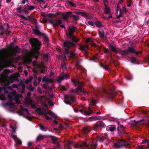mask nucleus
Masks as SVG:
<instances>
[{
	"instance_id": "1",
	"label": "nucleus",
	"mask_w": 149,
	"mask_h": 149,
	"mask_svg": "<svg viewBox=\"0 0 149 149\" xmlns=\"http://www.w3.org/2000/svg\"><path fill=\"white\" fill-rule=\"evenodd\" d=\"M111 50L113 52L116 54L117 53H119L121 54L123 56H126L129 54L130 53H134L136 55V56H138L139 54H141V52H138L135 50V49L132 47H128V48L123 50L120 51V50H118V48L117 47L116 45L110 44L109 45Z\"/></svg>"
},
{
	"instance_id": "2",
	"label": "nucleus",
	"mask_w": 149,
	"mask_h": 149,
	"mask_svg": "<svg viewBox=\"0 0 149 149\" xmlns=\"http://www.w3.org/2000/svg\"><path fill=\"white\" fill-rule=\"evenodd\" d=\"M29 42L31 44V46L33 48V57L37 59L39 55V51L41 46V42L36 38H31L29 40Z\"/></svg>"
},
{
	"instance_id": "3",
	"label": "nucleus",
	"mask_w": 149,
	"mask_h": 149,
	"mask_svg": "<svg viewBox=\"0 0 149 149\" xmlns=\"http://www.w3.org/2000/svg\"><path fill=\"white\" fill-rule=\"evenodd\" d=\"M77 28L74 26H72L68 29V33H67L66 35L68 36V38L71 40L70 42H77L80 40L79 38H77L74 36V33L75 32Z\"/></svg>"
},
{
	"instance_id": "4",
	"label": "nucleus",
	"mask_w": 149,
	"mask_h": 149,
	"mask_svg": "<svg viewBox=\"0 0 149 149\" xmlns=\"http://www.w3.org/2000/svg\"><path fill=\"white\" fill-rule=\"evenodd\" d=\"M72 81L75 86H78L77 88L74 89V93L78 94V92L80 91L82 95L86 94L85 92L82 89V86L83 85V83L76 79H72Z\"/></svg>"
},
{
	"instance_id": "5",
	"label": "nucleus",
	"mask_w": 149,
	"mask_h": 149,
	"mask_svg": "<svg viewBox=\"0 0 149 149\" xmlns=\"http://www.w3.org/2000/svg\"><path fill=\"white\" fill-rule=\"evenodd\" d=\"M105 92L106 93L108 94L107 98L108 99V100L111 101L113 100H114L116 104H119V102L118 103L116 101V99H118L117 97H115L117 95V93L116 92L113 90H110L108 92H107L105 91Z\"/></svg>"
},
{
	"instance_id": "6",
	"label": "nucleus",
	"mask_w": 149,
	"mask_h": 149,
	"mask_svg": "<svg viewBox=\"0 0 149 149\" xmlns=\"http://www.w3.org/2000/svg\"><path fill=\"white\" fill-rule=\"evenodd\" d=\"M63 45L64 47H67V48L64 49V54L67 55L70 53L69 49L71 47H76V45L72 42L69 41H65L63 44Z\"/></svg>"
},
{
	"instance_id": "7",
	"label": "nucleus",
	"mask_w": 149,
	"mask_h": 149,
	"mask_svg": "<svg viewBox=\"0 0 149 149\" xmlns=\"http://www.w3.org/2000/svg\"><path fill=\"white\" fill-rule=\"evenodd\" d=\"M64 97L65 99L64 102L67 104L71 105L75 101V97L73 95L65 94Z\"/></svg>"
},
{
	"instance_id": "8",
	"label": "nucleus",
	"mask_w": 149,
	"mask_h": 149,
	"mask_svg": "<svg viewBox=\"0 0 149 149\" xmlns=\"http://www.w3.org/2000/svg\"><path fill=\"white\" fill-rule=\"evenodd\" d=\"M128 145L127 142L122 139L119 140L116 143H114L115 147L118 148H124Z\"/></svg>"
},
{
	"instance_id": "9",
	"label": "nucleus",
	"mask_w": 149,
	"mask_h": 149,
	"mask_svg": "<svg viewBox=\"0 0 149 149\" xmlns=\"http://www.w3.org/2000/svg\"><path fill=\"white\" fill-rule=\"evenodd\" d=\"M124 127L123 125H120L117 128L118 134L119 136H123L127 134V133L125 132Z\"/></svg>"
},
{
	"instance_id": "10",
	"label": "nucleus",
	"mask_w": 149,
	"mask_h": 149,
	"mask_svg": "<svg viewBox=\"0 0 149 149\" xmlns=\"http://www.w3.org/2000/svg\"><path fill=\"white\" fill-rule=\"evenodd\" d=\"M36 111L39 114L41 115L44 114V116L45 117L47 120H52V118L47 115L46 111L45 109L42 108H38L36 109Z\"/></svg>"
},
{
	"instance_id": "11",
	"label": "nucleus",
	"mask_w": 149,
	"mask_h": 149,
	"mask_svg": "<svg viewBox=\"0 0 149 149\" xmlns=\"http://www.w3.org/2000/svg\"><path fill=\"white\" fill-rule=\"evenodd\" d=\"M22 86V89L21 91V93H24L25 89L26 87V85L24 83L23 81H21L20 82L19 84H18V85L16 84H13V87L15 88H17L18 86Z\"/></svg>"
},
{
	"instance_id": "12",
	"label": "nucleus",
	"mask_w": 149,
	"mask_h": 149,
	"mask_svg": "<svg viewBox=\"0 0 149 149\" xmlns=\"http://www.w3.org/2000/svg\"><path fill=\"white\" fill-rule=\"evenodd\" d=\"M106 125L102 121H99L95 124L94 125V130H95L98 127H103Z\"/></svg>"
},
{
	"instance_id": "13",
	"label": "nucleus",
	"mask_w": 149,
	"mask_h": 149,
	"mask_svg": "<svg viewBox=\"0 0 149 149\" xmlns=\"http://www.w3.org/2000/svg\"><path fill=\"white\" fill-rule=\"evenodd\" d=\"M91 130V128L89 126H86L84 127L81 131V133L83 134L88 135Z\"/></svg>"
},
{
	"instance_id": "14",
	"label": "nucleus",
	"mask_w": 149,
	"mask_h": 149,
	"mask_svg": "<svg viewBox=\"0 0 149 149\" xmlns=\"http://www.w3.org/2000/svg\"><path fill=\"white\" fill-rule=\"evenodd\" d=\"M122 11L123 10H122L120 7L118 5L117 6V14L116 15L117 16V19H120V17H123Z\"/></svg>"
},
{
	"instance_id": "15",
	"label": "nucleus",
	"mask_w": 149,
	"mask_h": 149,
	"mask_svg": "<svg viewBox=\"0 0 149 149\" xmlns=\"http://www.w3.org/2000/svg\"><path fill=\"white\" fill-rule=\"evenodd\" d=\"M71 14V12L68 11L66 12L65 13H62L61 16L62 17L63 19L66 20L69 17H70Z\"/></svg>"
},
{
	"instance_id": "16",
	"label": "nucleus",
	"mask_w": 149,
	"mask_h": 149,
	"mask_svg": "<svg viewBox=\"0 0 149 149\" xmlns=\"http://www.w3.org/2000/svg\"><path fill=\"white\" fill-rule=\"evenodd\" d=\"M144 121L145 122L148 123V126L149 127V120L147 119H142L140 121H139L137 122H134L132 123V125L134 126H137L141 122Z\"/></svg>"
},
{
	"instance_id": "17",
	"label": "nucleus",
	"mask_w": 149,
	"mask_h": 149,
	"mask_svg": "<svg viewBox=\"0 0 149 149\" xmlns=\"http://www.w3.org/2000/svg\"><path fill=\"white\" fill-rule=\"evenodd\" d=\"M68 77V75L67 73H65L64 75L59 77L58 81V82H61L64 79H67Z\"/></svg>"
},
{
	"instance_id": "18",
	"label": "nucleus",
	"mask_w": 149,
	"mask_h": 149,
	"mask_svg": "<svg viewBox=\"0 0 149 149\" xmlns=\"http://www.w3.org/2000/svg\"><path fill=\"white\" fill-rule=\"evenodd\" d=\"M79 111L82 113L84 114L85 115H89L90 114H91L93 113V111L91 110L90 108L89 109L88 111H85L84 112L83 110H80Z\"/></svg>"
},
{
	"instance_id": "19",
	"label": "nucleus",
	"mask_w": 149,
	"mask_h": 149,
	"mask_svg": "<svg viewBox=\"0 0 149 149\" xmlns=\"http://www.w3.org/2000/svg\"><path fill=\"white\" fill-rule=\"evenodd\" d=\"M129 59H130V62L133 63H134L139 64V63H138V61L137 58L135 57H132L131 58L128 57Z\"/></svg>"
},
{
	"instance_id": "20",
	"label": "nucleus",
	"mask_w": 149,
	"mask_h": 149,
	"mask_svg": "<svg viewBox=\"0 0 149 149\" xmlns=\"http://www.w3.org/2000/svg\"><path fill=\"white\" fill-rule=\"evenodd\" d=\"M41 15L42 17L47 18L48 17H54L55 15L54 14H49V15L45 14L44 13H41Z\"/></svg>"
},
{
	"instance_id": "21",
	"label": "nucleus",
	"mask_w": 149,
	"mask_h": 149,
	"mask_svg": "<svg viewBox=\"0 0 149 149\" xmlns=\"http://www.w3.org/2000/svg\"><path fill=\"white\" fill-rule=\"evenodd\" d=\"M12 50L13 52L15 54L21 51V49L18 45H17L15 47H13L12 48Z\"/></svg>"
},
{
	"instance_id": "22",
	"label": "nucleus",
	"mask_w": 149,
	"mask_h": 149,
	"mask_svg": "<svg viewBox=\"0 0 149 149\" xmlns=\"http://www.w3.org/2000/svg\"><path fill=\"white\" fill-rule=\"evenodd\" d=\"M56 22L53 24V27H56L60 25L62 23V20L60 19L55 20Z\"/></svg>"
},
{
	"instance_id": "23",
	"label": "nucleus",
	"mask_w": 149,
	"mask_h": 149,
	"mask_svg": "<svg viewBox=\"0 0 149 149\" xmlns=\"http://www.w3.org/2000/svg\"><path fill=\"white\" fill-rule=\"evenodd\" d=\"M100 37L101 38H103L104 37V33L103 30L100 29L98 30Z\"/></svg>"
},
{
	"instance_id": "24",
	"label": "nucleus",
	"mask_w": 149,
	"mask_h": 149,
	"mask_svg": "<svg viewBox=\"0 0 149 149\" xmlns=\"http://www.w3.org/2000/svg\"><path fill=\"white\" fill-rule=\"evenodd\" d=\"M70 18L72 19L74 21H77L79 19V17L77 15H75L73 14L72 12H71Z\"/></svg>"
},
{
	"instance_id": "25",
	"label": "nucleus",
	"mask_w": 149,
	"mask_h": 149,
	"mask_svg": "<svg viewBox=\"0 0 149 149\" xmlns=\"http://www.w3.org/2000/svg\"><path fill=\"white\" fill-rule=\"evenodd\" d=\"M50 137L53 143L57 144L58 143V141L57 140L58 138L52 136H50Z\"/></svg>"
},
{
	"instance_id": "26",
	"label": "nucleus",
	"mask_w": 149,
	"mask_h": 149,
	"mask_svg": "<svg viewBox=\"0 0 149 149\" xmlns=\"http://www.w3.org/2000/svg\"><path fill=\"white\" fill-rule=\"evenodd\" d=\"M78 45H79V49L81 50L84 51L85 53V55H86V54L88 53L87 50L85 49L83 45H81L79 44Z\"/></svg>"
},
{
	"instance_id": "27",
	"label": "nucleus",
	"mask_w": 149,
	"mask_h": 149,
	"mask_svg": "<svg viewBox=\"0 0 149 149\" xmlns=\"http://www.w3.org/2000/svg\"><path fill=\"white\" fill-rule=\"evenodd\" d=\"M26 8L28 10L31 11L34 10L35 9V7L29 4L26 6Z\"/></svg>"
},
{
	"instance_id": "28",
	"label": "nucleus",
	"mask_w": 149,
	"mask_h": 149,
	"mask_svg": "<svg viewBox=\"0 0 149 149\" xmlns=\"http://www.w3.org/2000/svg\"><path fill=\"white\" fill-rule=\"evenodd\" d=\"M32 31L35 34L40 36H42L43 35V34L41 33L39 30H36L34 29H32Z\"/></svg>"
},
{
	"instance_id": "29",
	"label": "nucleus",
	"mask_w": 149,
	"mask_h": 149,
	"mask_svg": "<svg viewBox=\"0 0 149 149\" xmlns=\"http://www.w3.org/2000/svg\"><path fill=\"white\" fill-rule=\"evenodd\" d=\"M28 21H31V22L36 23L37 21L36 19L33 17H31L30 16H28Z\"/></svg>"
},
{
	"instance_id": "30",
	"label": "nucleus",
	"mask_w": 149,
	"mask_h": 149,
	"mask_svg": "<svg viewBox=\"0 0 149 149\" xmlns=\"http://www.w3.org/2000/svg\"><path fill=\"white\" fill-rule=\"evenodd\" d=\"M99 58V55L96 54L94 55L93 57L91 58L90 60L91 61H94L95 60H97Z\"/></svg>"
},
{
	"instance_id": "31",
	"label": "nucleus",
	"mask_w": 149,
	"mask_h": 149,
	"mask_svg": "<svg viewBox=\"0 0 149 149\" xmlns=\"http://www.w3.org/2000/svg\"><path fill=\"white\" fill-rule=\"evenodd\" d=\"M104 12L107 14H110L111 13V10L109 8L105 6Z\"/></svg>"
},
{
	"instance_id": "32",
	"label": "nucleus",
	"mask_w": 149,
	"mask_h": 149,
	"mask_svg": "<svg viewBox=\"0 0 149 149\" xmlns=\"http://www.w3.org/2000/svg\"><path fill=\"white\" fill-rule=\"evenodd\" d=\"M10 33V31L8 29H7L5 30H4L3 32H2V33H3V35L4 34H6L7 36H9Z\"/></svg>"
},
{
	"instance_id": "33",
	"label": "nucleus",
	"mask_w": 149,
	"mask_h": 149,
	"mask_svg": "<svg viewBox=\"0 0 149 149\" xmlns=\"http://www.w3.org/2000/svg\"><path fill=\"white\" fill-rule=\"evenodd\" d=\"M46 136L42 135L41 134H39V136L37 137L36 139V141H39L40 140L43 139Z\"/></svg>"
},
{
	"instance_id": "34",
	"label": "nucleus",
	"mask_w": 149,
	"mask_h": 149,
	"mask_svg": "<svg viewBox=\"0 0 149 149\" xmlns=\"http://www.w3.org/2000/svg\"><path fill=\"white\" fill-rule=\"evenodd\" d=\"M96 26L100 28L102 26V24L101 22L100 21H97L95 23Z\"/></svg>"
},
{
	"instance_id": "35",
	"label": "nucleus",
	"mask_w": 149,
	"mask_h": 149,
	"mask_svg": "<svg viewBox=\"0 0 149 149\" xmlns=\"http://www.w3.org/2000/svg\"><path fill=\"white\" fill-rule=\"evenodd\" d=\"M27 88L29 90L31 91H33L35 89L31 85H29L27 86Z\"/></svg>"
},
{
	"instance_id": "36",
	"label": "nucleus",
	"mask_w": 149,
	"mask_h": 149,
	"mask_svg": "<svg viewBox=\"0 0 149 149\" xmlns=\"http://www.w3.org/2000/svg\"><path fill=\"white\" fill-rule=\"evenodd\" d=\"M54 17H48L47 18L48 19V20L49 21V23L51 24H52L54 23V22L55 21V20L54 19H53Z\"/></svg>"
},
{
	"instance_id": "37",
	"label": "nucleus",
	"mask_w": 149,
	"mask_h": 149,
	"mask_svg": "<svg viewBox=\"0 0 149 149\" xmlns=\"http://www.w3.org/2000/svg\"><path fill=\"white\" fill-rule=\"evenodd\" d=\"M40 128L42 131H45L47 130V129L46 127H45L44 126L42 125V124H40Z\"/></svg>"
},
{
	"instance_id": "38",
	"label": "nucleus",
	"mask_w": 149,
	"mask_h": 149,
	"mask_svg": "<svg viewBox=\"0 0 149 149\" xmlns=\"http://www.w3.org/2000/svg\"><path fill=\"white\" fill-rule=\"evenodd\" d=\"M108 128L110 131L111 132H113L115 130L116 127L112 125L110 127H109Z\"/></svg>"
},
{
	"instance_id": "39",
	"label": "nucleus",
	"mask_w": 149,
	"mask_h": 149,
	"mask_svg": "<svg viewBox=\"0 0 149 149\" xmlns=\"http://www.w3.org/2000/svg\"><path fill=\"white\" fill-rule=\"evenodd\" d=\"M82 17H84L86 18H88V15H87V13L84 12V11L82 10V12L81 13V15Z\"/></svg>"
},
{
	"instance_id": "40",
	"label": "nucleus",
	"mask_w": 149,
	"mask_h": 149,
	"mask_svg": "<svg viewBox=\"0 0 149 149\" xmlns=\"http://www.w3.org/2000/svg\"><path fill=\"white\" fill-rule=\"evenodd\" d=\"M72 144V142H68L66 145V149H71V148L70 147V146Z\"/></svg>"
},
{
	"instance_id": "41",
	"label": "nucleus",
	"mask_w": 149,
	"mask_h": 149,
	"mask_svg": "<svg viewBox=\"0 0 149 149\" xmlns=\"http://www.w3.org/2000/svg\"><path fill=\"white\" fill-rule=\"evenodd\" d=\"M68 3L70 6H72L73 7H75L76 6V4L75 3H74L72 2H71L70 1H68Z\"/></svg>"
},
{
	"instance_id": "42",
	"label": "nucleus",
	"mask_w": 149,
	"mask_h": 149,
	"mask_svg": "<svg viewBox=\"0 0 149 149\" xmlns=\"http://www.w3.org/2000/svg\"><path fill=\"white\" fill-rule=\"evenodd\" d=\"M102 67L104 69L107 70H110L109 68L107 66V65L102 64Z\"/></svg>"
},
{
	"instance_id": "43",
	"label": "nucleus",
	"mask_w": 149,
	"mask_h": 149,
	"mask_svg": "<svg viewBox=\"0 0 149 149\" xmlns=\"http://www.w3.org/2000/svg\"><path fill=\"white\" fill-rule=\"evenodd\" d=\"M91 45L92 46H94L95 47H97V48L98 50H100V47L99 46L97 45L95 43L92 42Z\"/></svg>"
},
{
	"instance_id": "44",
	"label": "nucleus",
	"mask_w": 149,
	"mask_h": 149,
	"mask_svg": "<svg viewBox=\"0 0 149 149\" xmlns=\"http://www.w3.org/2000/svg\"><path fill=\"white\" fill-rule=\"evenodd\" d=\"M6 104L8 106H10L12 105H13V104L11 100L8 101L6 103Z\"/></svg>"
},
{
	"instance_id": "45",
	"label": "nucleus",
	"mask_w": 149,
	"mask_h": 149,
	"mask_svg": "<svg viewBox=\"0 0 149 149\" xmlns=\"http://www.w3.org/2000/svg\"><path fill=\"white\" fill-rule=\"evenodd\" d=\"M97 101L95 99H93L91 102V104L93 105H95Z\"/></svg>"
},
{
	"instance_id": "46",
	"label": "nucleus",
	"mask_w": 149,
	"mask_h": 149,
	"mask_svg": "<svg viewBox=\"0 0 149 149\" xmlns=\"http://www.w3.org/2000/svg\"><path fill=\"white\" fill-rule=\"evenodd\" d=\"M24 62L26 63H29L31 62V61L29 58H26L24 60Z\"/></svg>"
},
{
	"instance_id": "47",
	"label": "nucleus",
	"mask_w": 149,
	"mask_h": 149,
	"mask_svg": "<svg viewBox=\"0 0 149 149\" xmlns=\"http://www.w3.org/2000/svg\"><path fill=\"white\" fill-rule=\"evenodd\" d=\"M105 137L104 136H102L101 137H99L98 138V139L100 142H102L105 139Z\"/></svg>"
},
{
	"instance_id": "48",
	"label": "nucleus",
	"mask_w": 149,
	"mask_h": 149,
	"mask_svg": "<svg viewBox=\"0 0 149 149\" xmlns=\"http://www.w3.org/2000/svg\"><path fill=\"white\" fill-rule=\"evenodd\" d=\"M70 53L71 57H73L75 55V54L74 53V52L73 51H71L70 52Z\"/></svg>"
},
{
	"instance_id": "49",
	"label": "nucleus",
	"mask_w": 149,
	"mask_h": 149,
	"mask_svg": "<svg viewBox=\"0 0 149 149\" xmlns=\"http://www.w3.org/2000/svg\"><path fill=\"white\" fill-rule=\"evenodd\" d=\"M22 111H25L26 113H27L28 114H29V113L28 112V109H27L26 108H22Z\"/></svg>"
},
{
	"instance_id": "50",
	"label": "nucleus",
	"mask_w": 149,
	"mask_h": 149,
	"mask_svg": "<svg viewBox=\"0 0 149 149\" xmlns=\"http://www.w3.org/2000/svg\"><path fill=\"white\" fill-rule=\"evenodd\" d=\"M48 78L46 77L45 76L42 79V81L43 82H47Z\"/></svg>"
},
{
	"instance_id": "51",
	"label": "nucleus",
	"mask_w": 149,
	"mask_h": 149,
	"mask_svg": "<svg viewBox=\"0 0 149 149\" xmlns=\"http://www.w3.org/2000/svg\"><path fill=\"white\" fill-rule=\"evenodd\" d=\"M17 113L20 116L23 115V114L22 111L21 110H18L17 111Z\"/></svg>"
},
{
	"instance_id": "52",
	"label": "nucleus",
	"mask_w": 149,
	"mask_h": 149,
	"mask_svg": "<svg viewBox=\"0 0 149 149\" xmlns=\"http://www.w3.org/2000/svg\"><path fill=\"white\" fill-rule=\"evenodd\" d=\"M80 62L78 60H77L76 61L75 66L76 67H78L79 66Z\"/></svg>"
},
{
	"instance_id": "53",
	"label": "nucleus",
	"mask_w": 149,
	"mask_h": 149,
	"mask_svg": "<svg viewBox=\"0 0 149 149\" xmlns=\"http://www.w3.org/2000/svg\"><path fill=\"white\" fill-rule=\"evenodd\" d=\"M97 145L98 144L97 143H96L95 144H93L92 145V148H93L95 149V148L97 147Z\"/></svg>"
},
{
	"instance_id": "54",
	"label": "nucleus",
	"mask_w": 149,
	"mask_h": 149,
	"mask_svg": "<svg viewBox=\"0 0 149 149\" xmlns=\"http://www.w3.org/2000/svg\"><path fill=\"white\" fill-rule=\"evenodd\" d=\"M47 113L49 115L51 116L52 115L53 112L52 111L49 110L47 111Z\"/></svg>"
},
{
	"instance_id": "55",
	"label": "nucleus",
	"mask_w": 149,
	"mask_h": 149,
	"mask_svg": "<svg viewBox=\"0 0 149 149\" xmlns=\"http://www.w3.org/2000/svg\"><path fill=\"white\" fill-rule=\"evenodd\" d=\"M53 82H54V81L52 79H50V78H49V79L48 78L47 82L52 83Z\"/></svg>"
},
{
	"instance_id": "56",
	"label": "nucleus",
	"mask_w": 149,
	"mask_h": 149,
	"mask_svg": "<svg viewBox=\"0 0 149 149\" xmlns=\"http://www.w3.org/2000/svg\"><path fill=\"white\" fill-rule=\"evenodd\" d=\"M19 17L21 18H22L23 19L26 20H28V19L26 17H25L24 16L22 15H20Z\"/></svg>"
},
{
	"instance_id": "57",
	"label": "nucleus",
	"mask_w": 149,
	"mask_h": 149,
	"mask_svg": "<svg viewBox=\"0 0 149 149\" xmlns=\"http://www.w3.org/2000/svg\"><path fill=\"white\" fill-rule=\"evenodd\" d=\"M35 29H34V30H39L40 28L39 27V26L38 25H36L35 26Z\"/></svg>"
},
{
	"instance_id": "58",
	"label": "nucleus",
	"mask_w": 149,
	"mask_h": 149,
	"mask_svg": "<svg viewBox=\"0 0 149 149\" xmlns=\"http://www.w3.org/2000/svg\"><path fill=\"white\" fill-rule=\"evenodd\" d=\"M81 12H82V10H80L76 11L75 13L76 14L81 15Z\"/></svg>"
},
{
	"instance_id": "59",
	"label": "nucleus",
	"mask_w": 149,
	"mask_h": 149,
	"mask_svg": "<svg viewBox=\"0 0 149 149\" xmlns=\"http://www.w3.org/2000/svg\"><path fill=\"white\" fill-rule=\"evenodd\" d=\"M32 108L35 109L37 107V105L34 102L32 105H31Z\"/></svg>"
},
{
	"instance_id": "60",
	"label": "nucleus",
	"mask_w": 149,
	"mask_h": 149,
	"mask_svg": "<svg viewBox=\"0 0 149 149\" xmlns=\"http://www.w3.org/2000/svg\"><path fill=\"white\" fill-rule=\"evenodd\" d=\"M87 146V144L86 142H84L83 143L81 144L80 146V147H82L84 146Z\"/></svg>"
},
{
	"instance_id": "61",
	"label": "nucleus",
	"mask_w": 149,
	"mask_h": 149,
	"mask_svg": "<svg viewBox=\"0 0 149 149\" xmlns=\"http://www.w3.org/2000/svg\"><path fill=\"white\" fill-rule=\"evenodd\" d=\"M48 86L46 84H43L42 86L43 88L45 89H47Z\"/></svg>"
},
{
	"instance_id": "62",
	"label": "nucleus",
	"mask_w": 149,
	"mask_h": 149,
	"mask_svg": "<svg viewBox=\"0 0 149 149\" xmlns=\"http://www.w3.org/2000/svg\"><path fill=\"white\" fill-rule=\"evenodd\" d=\"M34 103V102H33V101H32V100H29V104L31 106V105H32V104H33Z\"/></svg>"
},
{
	"instance_id": "63",
	"label": "nucleus",
	"mask_w": 149,
	"mask_h": 149,
	"mask_svg": "<svg viewBox=\"0 0 149 149\" xmlns=\"http://www.w3.org/2000/svg\"><path fill=\"white\" fill-rule=\"evenodd\" d=\"M33 143L31 141H29L28 143V147H30L32 145Z\"/></svg>"
},
{
	"instance_id": "64",
	"label": "nucleus",
	"mask_w": 149,
	"mask_h": 149,
	"mask_svg": "<svg viewBox=\"0 0 149 149\" xmlns=\"http://www.w3.org/2000/svg\"><path fill=\"white\" fill-rule=\"evenodd\" d=\"M49 104L51 106H53L54 105V103H53L52 101L51 100L49 101Z\"/></svg>"
}]
</instances>
